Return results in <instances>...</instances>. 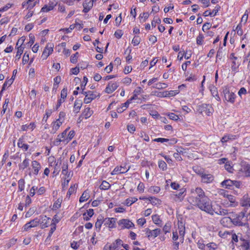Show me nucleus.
Wrapping results in <instances>:
<instances>
[{
  "label": "nucleus",
  "instance_id": "f257e3e1",
  "mask_svg": "<svg viewBox=\"0 0 250 250\" xmlns=\"http://www.w3.org/2000/svg\"><path fill=\"white\" fill-rule=\"evenodd\" d=\"M232 224L236 226L244 227L246 230H250V226L248 223L250 220V214H246L242 211L239 213L232 215Z\"/></svg>",
  "mask_w": 250,
  "mask_h": 250
},
{
  "label": "nucleus",
  "instance_id": "f03ea898",
  "mask_svg": "<svg viewBox=\"0 0 250 250\" xmlns=\"http://www.w3.org/2000/svg\"><path fill=\"white\" fill-rule=\"evenodd\" d=\"M191 199V204L197 206L200 209L208 213L213 214L210 201L207 196H205L199 200L197 198H192Z\"/></svg>",
  "mask_w": 250,
  "mask_h": 250
},
{
  "label": "nucleus",
  "instance_id": "7ed1b4c3",
  "mask_svg": "<svg viewBox=\"0 0 250 250\" xmlns=\"http://www.w3.org/2000/svg\"><path fill=\"white\" fill-rule=\"evenodd\" d=\"M191 192L192 195L188 198V201L191 204L192 203V198H197L199 200L206 196L204 191L200 188H197L195 189H192L191 190Z\"/></svg>",
  "mask_w": 250,
  "mask_h": 250
},
{
  "label": "nucleus",
  "instance_id": "20e7f679",
  "mask_svg": "<svg viewBox=\"0 0 250 250\" xmlns=\"http://www.w3.org/2000/svg\"><path fill=\"white\" fill-rule=\"evenodd\" d=\"M118 224L121 229H129L134 226V224L129 220L122 219L118 222Z\"/></svg>",
  "mask_w": 250,
  "mask_h": 250
},
{
  "label": "nucleus",
  "instance_id": "39448f33",
  "mask_svg": "<svg viewBox=\"0 0 250 250\" xmlns=\"http://www.w3.org/2000/svg\"><path fill=\"white\" fill-rule=\"evenodd\" d=\"M199 110L201 113H204L209 116L213 111V108L210 104H203L199 106Z\"/></svg>",
  "mask_w": 250,
  "mask_h": 250
},
{
  "label": "nucleus",
  "instance_id": "423d86ee",
  "mask_svg": "<svg viewBox=\"0 0 250 250\" xmlns=\"http://www.w3.org/2000/svg\"><path fill=\"white\" fill-rule=\"evenodd\" d=\"M54 45L52 43H48L45 47L42 57L43 60H46L47 57L52 53L53 51Z\"/></svg>",
  "mask_w": 250,
  "mask_h": 250
},
{
  "label": "nucleus",
  "instance_id": "0eeeda50",
  "mask_svg": "<svg viewBox=\"0 0 250 250\" xmlns=\"http://www.w3.org/2000/svg\"><path fill=\"white\" fill-rule=\"evenodd\" d=\"M116 221L115 218H105L104 219V224L109 229H113L116 228Z\"/></svg>",
  "mask_w": 250,
  "mask_h": 250
},
{
  "label": "nucleus",
  "instance_id": "6e6552de",
  "mask_svg": "<svg viewBox=\"0 0 250 250\" xmlns=\"http://www.w3.org/2000/svg\"><path fill=\"white\" fill-rule=\"evenodd\" d=\"M146 236L149 239L151 237H156L161 232V230L160 229H154L151 230L148 228H146Z\"/></svg>",
  "mask_w": 250,
  "mask_h": 250
},
{
  "label": "nucleus",
  "instance_id": "1a4fd4ad",
  "mask_svg": "<svg viewBox=\"0 0 250 250\" xmlns=\"http://www.w3.org/2000/svg\"><path fill=\"white\" fill-rule=\"evenodd\" d=\"M224 97L226 101L231 103L234 102L235 94L233 92H230L229 90L226 89L224 91Z\"/></svg>",
  "mask_w": 250,
  "mask_h": 250
},
{
  "label": "nucleus",
  "instance_id": "9d476101",
  "mask_svg": "<svg viewBox=\"0 0 250 250\" xmlns=\"http://www.w3.org/2000/svg\"><path fill=\"white\" fill-rule=\"evenodd\" d=\"M202 178V182L205 183H210L214 180V177L210 174L199 173Z\"/></svg>",
  "mask_w": 250,
  "mask_h": 250
},
{
  "label": "nucleus",
  "instance_id": "9b49d317",
  "mask_svg": "<svg viewBox=\"0 0 250 250\" xmlns=\"http://www.w3.org/2000/svg\"><path fill=\"white\" fill-rule=\"evenodd\" d=\"M38 219L40 220L41 229H43L48 227V220L50 219V218L46 216H40Z\"/></svg>",
  "mask_w": 250,
  "mask_h": 250
},
{
  "label": "nucleus",
  "instance_id": "f8f14e48",
  "mask_svg": "<svg viewBox=\"0 0 250 250\" xmlns=\"http://www.w3.org/2000/svg\"><path fill=\"white\" fill-rule=\"evenodd\" d=\"M97 97L96 94L93 91H87V94L86 95L84 99V103L85 104L90 103L93 100L95 99Z\"/></svg>",
  "mask_w": 250,
  "mask_h": 250
},
{
  "label": "nucleus",
  "instance_id": "ddd939ff",
  "mask_svg": "<svg viewBox=\"0 0 250 250\" xmlns=\"http://www.w3.org/2000/svg\"><path fill=\"white\" fill-rule=\"evenodd\" d=\"M128 169L125 167H116L111 172L112 175H117L121 173H125L127 172Z\"/></svg>",
  "mask_w": 250,
  "mask_h": 250
},
{
  "label": "nucleus",
  "instance_id": "4468645a",
  "mask_svg": "<svg viewBox=\"0 0 250 250\" xmlns=\"http://www.w3.org/2000/svg\"><path fill=\"white\" fill-rule=\"evenodd\" d=\"M118 87V85L116 83H109L105 89V91L108 94L111 93L114 91Z\"/></svg>",
  "mask_w": 250,
  "mask_h": 250
},
{
  "label": "nucleus",
  "instance_id": "2eb2a0df",
  "mask_svg": "<svg viewBox=\"0 0 250 250\" xmlns=\"http://www.w3.org/2000/svg\"><path fill=\"white\" fill-rule=\"evenodd\" d=\"M240 204L242 207L246 208L250 207V197L248 194H245L243 196Z\"/></svg>",
  "mask_w": 250,
  "mask_h": 250
},
{
  "label": "nucleus",
  "instance_id": "dca6fc26",
  "mask_svg": "<svg viewBox=\"0 0 250 250\" xmlns=\"http://www.w3.org/2000/svg\"><path fill=\"white\" fill-rule=\"evenodd\" d=\"M93 2L91 0H85L83 3L84 13H87L93 6Z\"/></svg>",
  "mask_w": 250,
  "mask_h": 250
},
{
  "label": "nucleus",
  "instance_id": "f3484780",
  "mask_svg": "<svg viewBox=\"0 0 250 250\" xmlns=\"http://www.w3.org/2000/svg\"><path fill=\"white\" fill-rule=\"evenodd\" d=\"M186 191L185 189L182 188L180 189V191L178 193H177L175 194L176 198L175 199V201L176 202H181L183 200L184 197L185 196V192Z\"/></svg>",
  "mask_w": 250,
  "mask_h": 250
},
{
  "label": "nucleus",
  "instance_id": "a211bd4d",
  "mask_svg": "<svg viewBox=\"0 0 250 250\" xmlns=\"http://www.w3.org/2000/svg\"><path fill=\"white\" fill-rule=\"evenodd\" d=\"M227 199L229 202L228 207H236L238 205V202L236 201V197L232 195L227 194Z\"/></svg>",
  "mask_w": 250,
  "mask_h": 250
},
{
  "label": "nucleus",
  "instance_id": "6ab92c4d",
  "mask_svg": "<svg viewBox=\"0 0 250 250\" xmlns=\"http://www.w3.org/2000/svg\"><path fill=\"white\" fill-rule=\"evenodd\" d=\"M232 217H224L221 220V224L224 227H229L231 223H232Z\"/></svg>",
  "mask_w": 250,
  "mask_h": 250
},
{
  "label": "nucleus",
  "instance_id": "aec40b11",
  "mask_svg": "<svg viewBox=\"0 0 250 250\" xmlns=\"http://www.w3.org/2000/svg\"><path fill=\"white\" fill-rule=\"evenodd\" d=\"M75 133L74 130H71L69 131L67 137L66 139H61V138L59 139V142H64L65 144L68 143L75 136Z\"/></svg>",
  "mask_w": 250,
  "mask_h": 250
},
{
  "label": "nucleus",
  "instance_id": "412c9836",
  "mask_svg": "<svg viewBox=\"0 0 250 250\" xmlns=\"http://www.w3.org/2000/svg\"><path fill=\"white\" fill-rule=\"evenodd\" d=\"M242 172L247 177L250 176V165L245 164L241 168Z\"/></svg>",
  "mask_w": 250,
  "mask_h": 250
},
{
  "label": "nucleus",
  "instance_id": "4be33fe9",
  "mask_svg": "<svg viewBox=\"0 0 250 250\" xmlns=\"http://www.w3.org/2000/svg\"><path fill=\"white\" fill-rule=\"evenodd\" d=\"M222 187L226 188L231 189L233 186V181L230 179L224 180L221 183Z\"/></svg>",
  "mask_w": 250,
  "mask_h": 250
},
{
  "label": "nucleus",
  "instance_id": "5701e85b",
  "mask_svg": "<svg viewBox=\"0 0 250 250\" xmlns=\"http://www.w3.org/2000/svg\"><path fill=\"white\" fill-rule=\"evenodd\" d=\"M237 138L236 135H234L232 134H228L227 135L224 136L221 139V142L222 143H226L228 142L229 140H234Z\"/></svg>",
  "mask_w": 250,
  "mask_h": 250
},
{
  "label": "nucleus",
  "instance_id": "b1692460",
  "mask_svg": "<svg viewBox=\"0 0 250 250\" xmlns=\"http://www.w3.org/2000/svg\"><path fill=\"white\" fill-rule=\"evenodd\" d=\"M94 210L93 209H89L87 210V213L83 214V219L84 220L88 221L93 215Z\"/></svg>",
  "mask_w": 250,
  "mask_h": 250
},
{
  "label": "nucleus",
  "instance_id": "393cba45",
  "mask_svg": "<svg viewBox=\"0 0 250 250\" xmlns=\"http://www.w3.org/2000/svg\"><path fill=\"white\" fill-rule=\"evenodd\" d=\"M179 229V233L180 236V240L182 243H183L184 240V235L185 233V227H183L181 224V226H178Z\"/></svg>",
  "mask_w": 250,
  "mask_h": 250
},
{
  "label": "nucleus",
  "instance_id": "a878e982",
  "mask_svg": "<svg viewBox=\"0 0 250 250\" xmlns=\"http://www.w3.org/2000/svg\"><path fill=\"white\" fill-rule=\"evenodd\" d=\"M82 105V102L80 100H77L75 101L74 105V111L76 113L79 112V110Z\"/></svg>",
  "mask_w": 250,
  "mask_h": 250
},
{
  "label": "nucleus",
  "instance_id": "bb28decb",
  "mask_svg": "<svg viewBox=\"0 0 250 250\" xmlns=\"http://www.w3.org/2000/svg\"><path fill=\"white\" fill-rule=\"evenodd\" d=\"M32 166L34 169V174L37 175L41 168L40 164L37 161H34L32 163Z\"/></svg>",
  "mask_w": 250,
  "mask_h": 250
},
{
  "label": "nucleus",
  "instance_id": "cd10ccee",
  "mask_svg": "<svg viewBox=\"0 0 250 250\" xmlns=\"http://www.w3.org/2000/svg\"><path fill=\"white\" fill-rule=\"evenodd\" d=\"M122 243H123V241L122 240L119 239H117L115 241V242L113 243L110 246V247H109L110 250H111V249L116 250L119 245H121L122 244Z\"/></svg>",
  "mask_w": 250,
  "mask_h": 250
},
{
  "label": "nucleus",
  "instance_id": "c85d7f7f",
  "mask_svg": "<svg viewBox=\"0 0 250 250\" xmlns=\"http://www.w3.org/2000/svg\"><path fill=\"white\" fill-rule=\"evenodd\" d=\"M89 197V192L87 190H85L82 196L80 198V202H83L87 201Z\"/></svg>",
  "mask_w": 250,
  "mask_h": 250
},
{
  "label": "nucleus",
  "instance_id": "c756f323",
  "mask_svg": "<svg viewBox=\"0 0 250 250\" xmlns=\"http://www.w3.org/2000/svg\"><path fill=\"white\" fill-rule=\"evenodd\" d=\"M18 146L19 147L22 148L24 151L27 150L28 148V146L27 144L23 143V139L21 138H20L18 140Z\"/></svg>",
  "mask_w": 250,
  "mask_h": 250
},
{
  "label": "nucleus",
  "instance_id": "7c9ffc66",
  "mask_svg": "<svg viewBox=\"0 0 250 250\" xmlns=\"http://www.w3.org/2000/svg\"><path fill=\"white\" fill-rule=\"evenodd\" d=\"M56 5H53V3L49 4V5H45L41 9V11L43 12H49L52 10H53Z\"/></svg>",
  "mask_w": 250,
  "mask_h": 250
},
{
  "label": "nucleus",
  "instance_id": "2f4dec72",
  "mask_svg": "<svg viewBox=\"0 0 250 250\" xmlns=\"http://www.w3.org/2000/svg\"><path fill=\"white\" fill-rule=\"evenodd\" d=\"M29 166V159H25L22 163L19 165V167L20 169H24Z\"/></svg>",
  "mask_w": 250,
  "mask_h": 250
},
{
  "label": "nucleus",
  "instance_id": "473e14b6",
  "mask_svg": "<svg viewBox=\"0 0 250 250\" xmlns=\"http://www.w3.org/2000/svg\"><path fill=\"white\" fill-rule=\"evenodd\" d=\"M167 84L166 83H158L155 84L154 85L152 86L153 88L158 89H164L167 88Z\"/></svg>",
  "mask_w": 250,
  "mask_h": 250
},
{
  "label": "nucleus",
  "instance_id": "72a5a7b5",
  "mask_svg": "<svg viewBox=\"0 0 250 250\" xmlns=\"http://www.w3.org/2000/svg\"><path fill=\"white\" fill-rule=\"evenodd\" d=\"M13 80L12 79H10L8 80H6L4 84H3L1 90L0 92V94H1L3 91L5 90L6 87L8 85V86H10L13 83Z\"/></svg>",
  "mask_w": 250,
  "mask_h": 250
},
{
  "label": "nucleus",
  "instance_id": "f704fd0d",
  "mask_svg": "<svg viewBox=\"0 0 250 250\" xmlns=\"http://www.w3.org/2000/svg\"><path fill=\"white\" fill-rule=\"evenodd\" d=\"M62 123V121H60V119H57V121L54 123L53 130H54V132L56 131L59 129Z\"/></svg>",
  "mask_w": 250,
  "mask_h": 250
},
{
  "label": "nucleus",
  "instance_id": "c9c22d12",
  "mask_svg": "<svg viewBox=\"0 0 250 250\" xmlns=\"http://www.w3.org/2000/svg\"><path fill=\"white\" fill-rule=\"evenodd\" d=\"M104 223V219H98L96 222L95 223V228L97 231H100L101 226Z\"/></svg>",
  "mask_w": 250,
  "mask_h": 250
},
{
  "label": "nucleus",
  "instance_id": "e433bc0d",
  "mask_svg": "<svg viewBox=\"0 0 250 250\" xmlns=\"http://www.w3.org/2000/svg\"><path fill=\"white\" fill-rule=\"evenodd\" d=\"M110 185L109 183L106 181H103L100 186V188L102 190H106L110 188Z\"/></svg>",
  "mask_w": 250,
  "mask_h": 250
},
{
  "label": "nucleus",
  "instance_id": "4c0bfd02",
  "mask_svg": "<svg viewBox=\"0 0 250 250\" xmlns=\"http://www.w3.org/2000/svg\"><path fill=\"white\" fill-rule=\"evenodd\" d=\"M83 114L85 118L87 119L93 114V111L91 110L90 108L87 107L84 109Z\"/></svg>",
  "mask_w": 250,
  "mask_h": 250
},
{
  "label": "nucleus",
  "instance_id": "58836bf2",
  "mask_svg": "<svg viewBox=\"0 0 250 250\" xmlns=\"http://www.w3.org/2000/svg\"><path fill=\"white\" fill-rule=\"evenodd\" d=\"M17 49L18 50L15 57L16 58L19 60L20 59L21 56L23 53L24 47L22 46L21 45H20L19 46L17 47Z\"/></svg>",
  "mask_w": 250,
  "mask_h": 250
},
{
  "label": "nucleus",
  "instance_id": "ea45409f",
  "mask_svg": "<svg viewBox=\"0 0 250 250\" xmlns=\"http://www.w3.org/2000/svg\"><path fill=\"white\" fill-rule=\"evenodd\" d=\"M51 228L50 229V231L49 232V234H48V235L46 239V241L48 240V239H50V237L51 236H52V234L53 233V232H54V231L56 230V225H55V223H51Z\"/></svg>",
  "mask_w": 250,
  "mask_h": 250
},
{
  "label": "nucleus",
  "instance_id": "a19ab883",
  "mask_svg": "<svg viewBox=\"0 0 250 250\" xmlns=\"http://www.w3.org/2000/svg\"><path fill=\"white\" fill-rule=\"evenodd\" d=\"M137 201V198L135 197H131L127 199L125 201V204L127 206H131L133 203Z\"/></svg>",
  "mask_w": 250,
  "mask_h": 250
},
{
  "label": "nucleus",
  "instance_id": "79ce46f5",
  "mask_svg": "<svg viewBox=\"0 0 250 250\" xmlns=\"http://www.w3.org/2000/svg\"><path fill=\"white\" fill-rule=\"evenodd\" d=\"M211 93L213 97L215 98V99L217 101H219L220 100L218 94V91L217 90V88L213 86L211 89H210Z\"/></svg>",
  "mask_w": 250,
  "mask_h": 250
},
{
  "label": "nucleus",
  "instance_id": "37998d69",
  "mask_svg": "<svg viewBox=\"0 0 250 250\" xmlns=\"http://www.w3.org/2000/svg\"><path fill=\"white\" fill-rule=\"evenodd\" d=\"M231 232H229L228 231H220L219 232V235L222 238H227L228 236H230Z\"/></svg>",
  "mask_w": 250,
  "mask_h": 250
},
{
  "label": "nucleus",
  "instance_id": "c03bdc74",
  "mask_svg": "<svg viewBox=\"0 0 250 250\" xmlns=\"http://www.w3.org/2000/svg\"><path fill=\"white\" fill-rule=\"evenodd\" d=\"M69 130V128H66L65 130H64L61 134L60 135H58L57 136V142H59V139L61 138V139H66V138L67 137H66V135H67V131L68 130Z\"/></svg>",
  "mask_w": 250,
  "mask_h": 250
},
{
  "label": "nucleus",
  "instance_id": "a18cd8bd",
  "mask_svg": "<svg viewBox=\"0 0 250 250\" xmlns=\"http://www.w3.org/2000/svg\"><path fill=\"white\" fill-rule=\"evenodd\" d=\"M35 128V125L34 123H31L29 125H25L21 126V129L23 131L27 130L28 128H31L33 130Z\"/></svg>",
  "mask_w": 250,
  "mask_h": 250
},
{
  "label": "nucleus",
  "instance_id": "49530a36",
  "mask_svg": "<svg viewBox=\"0 0 250 250\" xmlns=\"http://www.w3.org/2000/svg\"><path fill=\"white\" fill-rule=\"evenodd\" d=\"M39 221V219H38V218H36L34 219L31 220L29 222V224L32 228H34L38 226L40 224Z\"/></svg>",
  "mask_w": 250,
  "mask_h": 250
},
{
  "label": "nucleus",
  "instance_id": "de8ad7c7",
  "mask_svg": "<svg viewBox=\"0 0 250 250\" xmlns=\"http://www.w3.org/2000/svg\"><path fill=\"white\" fill-rule=\"evenodd\" d=\"M158 167L160 168L165 171L167 168V165L165 162L162 160H160L158 162Z\"/></svg>",
  "mask_w": 250,
  "mask_h": 250
},
{
  "label": "nucleus",
  "instance_id": "09e8293b",
  "mask_svg": "<svg viewBox=\"0 0 250 250\" xmlns=\"http://www.w3.org/2000/svg\"><path fill=\"white\" fill-rule=\"evenodd\" d=\"M171 223L169 222L167 223L163 228V231L165 234L169 232L171 229Z\"/></svg>",
  "mask_w": 250,
  "mask_h": 250
},
{
  "label": "nucleus",
  "instance_id": "8fccbe9b",
  "mask_svg": "<svg viewBox=\"0 0 250 250\" xmlns=\"http://www.w3.org/2000/svg\"><path fill=\"white\" fill-rule=\"evenodd\" d=\"M77 186V185L76 184L74 185L73 186H71L68 189V191L67 193V196H70L72 193H73L76 190Z\"/></svg>",
  "mask_w": 250,
  "mask_h": 250
},
{
  "label": "nucleus",
  "instance_id": "3c124183",
  "mask_svg": "<svg viewBox=\"0 0 250 250\" xmlns=\"http://www.w3.org/2000/svg\"><path fill=\"white\" fill-rule=\"evenodd\" d=\"M215 213L220 215H226L229 213L228 210L226 209L220 208Z\"/></svg>",
  "mask_w": 250,
  "mask_h": 250
},
{
  "label": "nucleus",
  "instance_id": "603ef678",
  "mask_svg": "<svg viewBox=\"0 0 250 250\" xmlns=\"http://www.w3.org/2000/svg\"><path fill=\"white\" fill-rule=\"evenodd\" d=\"M139 136L143 138V140L145 141L148 142L149 141V138L147 134H146L144 131H141L140 133L138 134Z\"/></svg>",
  "mask_w": 250,
  "mask_h": 250
},
{
  "label": "nucleus",
  "instance_id": "864d4df0",
  "mask_svg": "<svg viewBox=\"0 0 250 250\" xmlns=\"http://www.w3.org/2000/svg\"><path fill=\"white\" fill-rule=\"evenodd\" d=\"M67 89L66 88H63V89L61 91V99L63 100V101H65V98L67 97Z\"/></svg>",
  "mask_w": 250,
  "mask_h": 250
},
{
  "label": "nucleus",
  "instance_id": "5fc2aeb1",
  "mask_svg": "<svg viewBox=\"0 0 250 250\" xmlns=\"http://www.w3.org/2000/svg\"><path fill=\"white\" fill-rule=\"evenodd\" d=\"M153 222L156 225H159L161 221L160 219L159 216L155 214L152 216Z\"/></svg>",
  "mask_w": 250,
  "mask_h": 250
},
{
  "label": "nucleus",
  "instance_id": "6e6d98bb",
  "mask_svg": "<svg viewBox=\"0 0 250 250\" xmlns=\"http://www.w3.org/2000/svg\"><path fill=\"white\" fill-rule=\"evenodd\" d=\"M141 42V39L138 36H136L132 40V43L133 44L134 46L138 45Z\"/></svg>",
  "mask_w": 250,
  "mask_h": 250
},
{
  "label": "nucleus",
  "instance_id": "4d7b16f0",
  "mask_svg": "<svg viewBox=\"0 0 250 250\" xmlns=\"http://www.w3.org/2000/svg\"><path fill=\"white\" fill-rule=\"evenodd\" d=\"M248 18V11L246 10L241 18V22L240 23H241V24H242V23L243 22V24H245L247 21Z\"/></svg>",
  "mask_w": 250,
  "mask_h": 250
},
{
  "label": "nucleus",
  "instance_id": "13d9d810",
  "mask_svg": "<svg viewBox=\"0 0 250 250\" xmlns=\"http://www.w3.org/2000/svg\"><path fill=\"white\" fill-rule=\"evenodd\" d=\"M62 203V200L58 199L54 204L53 206V209L55 210L61 207Z\"/></svg>",
  "mask_w": 250,
  "mask_h": 250
},
{
  "label": "nucleus",
  "instance_id": "bf43d9fd",
  "mask_svg": "<svg viewBox=\"0 0 250 250\" xmlns=\"http://www.w3.org/2000/svg\"><path fill=\"white\" fill-rule=\"evenodd\" d=\"M204 35L202 34H199L196 38V42L198 45H201L203 42Z\"/></svg>",
  "mask_w": 250,
  "mask_h": 250
},
{
  "label": "nucleus",
  "instance_id": "052dcab7",
  "mask_svg": "<svg viewBox=\"0 0 250 250\" xmlns=\"http://www.w3.org/2000/svg\"><path fill=\"white\" fill-rule=\"evenodd\" d=\"M70 180V176H69V174H68L67 179L64 178V182L62 184L63 190H64V188L67 186Z\"/></svg>",
  "mask_w": 250,
  "mask_h": 250
},
{
  "label": "nucleus",
  "instance_id": "680f3d73",
  "mask_svg": "<svg viewBox=\"0 0 250 250\" xmlns=\"http://www.w3.org/2000/svg\"><path fill=\"white\" fill-rule=\"evenodd\" d=\"M19 189L21 191L24 189V180L22 179H21L18 182Z\"/></svg>",
  "mask_w": 250,
  "mask_h": 250
},
{
  "label": "nucleus",
  "instance_id": "e2e57ef3",
  "mask_svg": "<svg viewBox=\"0 0 250 250\" xmlns=\"http://www.w3.org/2000/svg\"><path fill=\"white\" fill-rule=\"evenodd\" d=\"M161 22V19L157 17H154L153 20L151 22L152 27H155L156 23H160Z\"/></svg>",
  "mask_w": 250,
  "mask_h": 250
},
{
  "label": "nucleus",
  "instance_id": "0e129e2a",
  "mask_svg": "<svg viewBox=\"0 0 250 250\" xmlns=\"http://www.w3.org/2000/svg\"><path fill=\"white\" fill-rule=\"evenodd\" d=\"M79 53L78 52H76L75 54H74L72 56H71L70 59V62L71 63H75L77 62L78 57Z\"/></svg>",
  "mask_w": 250,
  "mask_h": 250
},
{
  "label": "nucleus",
  "instance_id": "69168bd1",
  "mask_svg": "<svg viewBox=\"0 0 250 250\" xmlns=\"http://www.w3.org/2000/svg\"><path fill=\"white\" fill-rule=\"evenodd\" d=\"M51 110H46L45 115L43 117L42 121H44L45 122H46L48 118L51 115Z\"/></svg>",
  "mask_w": 250,
  "mask_h": 250
},
{
  "label": "nucleus",
  "instance_id": "338daca9",
  "mask_svg": "<svg viewBox=\"0 0 250 250\" xmlns=\"http://www.w3.org/2000/svg\"><path fill=\"white\" fill-rule=\"evenodd\" d=\"M237 31V34L239 36H242L243 35V30L242 29V25L241 23H239L236 27V29Z\"/></svg>",
  "mask_w": 250,
  "mask_h": 250
},
{
  "label": "nucleus",
  "instance_id": "774afa93",
  "mask_svg": "<svg viewBox=\"0 0 250 250\" xmlns=\"http://www.w3.org/2000/svg\"><path fill=\"white\" fill-rule=\"evenodd\" d=\"M160 190V188L159 187L153 186L149 188V191L151 192L158 193Z\"/></svg>",
  "mask_w": 250,
  "mask_h": 250
}]
</instances>
